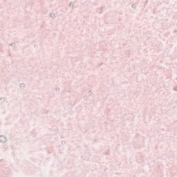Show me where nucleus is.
<instances>
[{"instance_id": "f257e3e1", "label": "nucleus", "mask_w": 177, "mask_h": 177, "mask_svg": "<svg viewBox=\"0 0 177 177\" xmlns=\"http://www.w3.org/2000/svg\"><path fill=\"white\" fill-rule=\"evenodd\" d=\"M0 142H1V143H5V142H6V137L3 136H1Z\"/></svg>"}]
</instances>
